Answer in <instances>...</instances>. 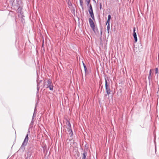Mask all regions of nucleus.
<instances>
[{
  "instance_id": "1",
  "label": "nucleus",
  "mask_w": 159,
  "mask_h": 159,
  "mask_svg": "<svg viewBox=\"0 0 159 159\" xmlns=\"http://www.w3.org/2000/svg\"><path fill=\"white\" fill-rule=\"evenodd\" d=\"M43 87L46 88H48L50 90L52 91L53 89V86L50 79H48L44 82Z\"/></svg>"
},
{
  "instance_id": "2",
  "label": "nucleus",
  "mask_w": 159,
  "mask_h": 159,
  "mask_svg": "<svg viewBox=\"0 0 159 159\" xmlns=\"http://www.w3.org/2000/svg\"><path fill=\"white\" fill-rule=\"evenodd\" d=\"M30 133V131L29 129L28 131V133L26 134L24 139V141L23 142L19 150H22L24 151L25 149V147L26 146L29 140L28 135Z\"/></svg>"
},
{
  "instance_id": "3",
  "label": "nucleus",
  "mask_w": 159,
  "mask_h": 159,
  "mask_svg": "<svg viewBox=\"0 0 159 159\" xmlns=\"http://www.w3.org/2000/svg\"><path fill=\"white\" fill-rule=\"evenodd\" d=\"M107 76L105 77V89L106 92L107 93V95H109L111 93V89L110 88V86L108 84L107 79Z\"/></svg>"
},
{
  "instance_id": "4",
  "label": "nucleus",
  "mask_w": 159,
  "mask_h": 159,
  "mask_svg": "<svg viewBox=\"0 0 159 159\" xmlns=\"http://www.w3.org/2000/svg\"><path fill=\"white\" fill-rule=\"evenodd\" d=\"M89 20L91 27L92 28L93 30L95 31V25L93 20L91 18H89Z\"/></svg>"
},
{
  "instance_id": "5",
  "label": "nucleus",
  "mask_w": 159,
  "mask_h": 159,
  "mask_svg": "<svg viewBox=\"0 0 159 159\" xmlns=\"http://www.w3.org/2000/svg\"><path fill=\"white\" fill-rule=\"evenodd\" d=\"M133 36L134 39V41L135 42H136L137 41L138 39L136 33L135 32V27H134L133 28Z\"/></svg>"
},
{
  "instance_id": "6",
  "label": "nucleus",
  "mask_w": 159,
  "mask_h": 159,
  "mask_svg": "<svg viewBox=\"0 0 159 159\" xmlns=\"http://www.w3.org/2000/svg\"><path fill=\"white\" fill-rule=\"evenodd\" d=\"M67 131L69 133V134H70V137H72L73 135V132L71 129V127H67Z\"/></svg>"
},
{
  "instance_id": "7",
  "label": "nucleus",
  "mask_w": 159,
  "mask_h": 159,
  "mask_svg": "<svg viewBox=\"0 0 159 159\" xmlns=\"http://www.w3.org/2000/svg\"><path fill=\"white\" fill-rule=\"evenodd\" d=\"M22 8L20 6H19L18 8V9L17 10V13H20L21 14L22 16L24 17V16L22 15Z\"/></svg>"
},
{
  "instance_id": "8",
  "label": "nucleus",
  "mask_w": 159,
  "mask_h": 159,
  "mask_svg": "<svg viewBox=\"0 0 159 159\" xmlns=\"http://www.w3.org/2000/svg\"><path fill=\"white\" fill-rule=\"evenodd\" d=\"M87 155V152L85 150L83 152V153L82 154V159H86V157Z\"/></svg>"
},
{
  "instance_id": "9",
  "label": "nucleus",
  "mask_w": 159,
  "mask_h": 159,
  "mask_svg": "<svg viewBox=\"0 0 159 159\" xmlns=\"http://www.w3.org/2000/svg\"><path fill=\"white\" fill-rule=\"evenodd\" d=\"M89 14L90 16L93 20H94L95 18L93 13V11H89Z\"/></svg>"
},
{
  "instance_id": "10",
  "label": "nucleus",
  "mask_w": 159,
  "mask_h": 159,
  "mask_svg": "<svg viewBox=\"0 0 159 159\" xmlns=\"http://www.w3.org/2000/svg\"><path fill=\"white\" fill-rule=\"evenodd\" d=\"M16 4L18 6H20L22 4L21 0H16Z\"/></svg>"
},
{
  "instance_id": "11",
  "label": "nucleus",
  "mask_w": 159,
  "mask_h": 159,
  "mask_svg": "<svg viewBox=\"0 0 159 159\" xmlns=\"http://www.w3.org/2000/svg\"><path fill=\"white\" fill-rule=\"evenodd\" d=\"M36 105H35V108L34 109V112L33 113V115L32 116V118H34V117L36 116L37 112H36Z\"/></svg>"
},
{
  "instance_id": "12",
  "label": "nucleus",
  "mask_w": 159,
  "mask_h": 159,
  "mask_svg": "<svg viewBox=\"0 0 159 159\" xmlns=\"http://www.w3.org/2000/svg\"><path fill=\"white\" fill-rule=\"evenodd\" d=\"M82 63H83V65L84 67V71H85V73H86L87 71V68L86 67V66L85 65V64L83 61H82Z\"/></svg>"
},
{
  "instance_id": "13",
  "label": "nucleus",
  "mask_w": 159,
  "mask_h": 159,
  "mask_svg": "<svg viewBox=\"0 0 159 159\" xmlns=\"http://www.w3.org/2000/svg\"><path fill=\"white\" fill-rule=\"evenodd\" d=\"M42 80H39V77H37V85L38 84V85H40V83L42 82Z\"/></svg>"
},
{
  "instance_id": "14",
  "label": "nucleus",
  "mask_w": 159,
  "mask_h": 159,
  "mask_svg": "<svg viewBox=\"0 0 159 159\" xmlns=\"http://www.w3.org/2000/svg\"><path fill=\"white\" fill-rule=\"evenodd\" d=\"M66 124L67 125V127H71V124L69 121L67 120Z\"/></svg>"
},
{
  "instance_id": "15",
  "label": "nucleus",
  "mask_w": 159,
  "mask_h": 159,
  "mask_svg": "<svg viewBox=\"0 0 159 159\" xmlns=\"http://www.w3.org/2000/svg\"><path fill=\"white\" fill-rule=\"evenodd\" d=\"M83 2L82 0H80V5L81 6V8H82V9H84V7H83Z\"/></svg>"
},
{
  "instance_id": "16",
  "label": "nucleus",
  "mask_w": 159,
  "mask_h": 159,
  "mask_svg": "<svg viewBox=\"0 0 159 159\" xmlns=\"http://www.w3.org/2000/svg\"><path fill=\"white\" fill-rule=\"evenodd\" d=\"M88 7H89V12L93 11V8L91 5L90 4Z\"/></svg>"
},
{
  "instance_id": "17",
  "label": "nucleus",
  "mask_w": 159,
  "mask_h": 159,
  "mask_svg": "<svg viewBox=\"0 0 159 159\" xmlns=\"http://www.w3.org/2000/svg\"><path fill=\"white\" fill-rule=\"evenodd\" d=\"M34 118H32V120L30 124V126L31 127H32L33 126L34 122Z\"/></svg>"
},
{
  "instance_id": "18",
  "label": "nucleus",
  "mask_w": 159,
  "mask_h": 159,
  "mask_svg": "<svg viewBox=\"0 0 159 159\" xmlns=\"http://www.w3.org/2000/svg\"><path fill=\"white\" fill-rule=\"evenodd\" d=\"M42 86V85H38V84L37 85V93H38V92L39 91V88H40V86Z\"/></svg>"
},
{
  "instance_id": "19",
  "label": "nucleus",
  "mask_w": 159,
  "mask_h": 159,
  "mask_svg": "<svg viewBox=\"0 0 159 159\" xmlns=\"http://www.w3.org/2000/svg\"><path fill=\"white\" fill-rule=\"evenodd\" d=\"M85 1L87 2V6H89V5L90 4V0H85Z\"/></svg>"
},
{
  "instance_id": "20",
  "label": "nucleus",
  "mask_w": 159,
  "mask_h": 159,
  "mask_svg": "<svg viewBox=\"0 0 159 159\" xmlns=\"http://www.w3.org/2000/svg\"><path fill=\"white\" fill-rule=\"evenodd\" d=\"M107 31L108 33H109V30H110V25H107Z\"/></svg>"
},
{
  "instance_id": "21",
  "label": "nucleus",
  "mask_w": 159,
  "mask_h": 159,
  "mask_svg": "<svg viewBox=\"0 0 159 159\" xmlns=\"http://www.w3.org/2000/svg\"><path fill=\"white\" fill-rule=\"evenodd\" d=\"M110 20H107L106 22V25H107V26L110 25Z\"/></svg>"
},
{
  "instance_id": "22",
  "label": "nucleus",
  "mask_w": 159,
  "mask_h": 159,
  "mask_svg": "<svg viewBox=\"0 0 159 159\" xmlns=\"http://www.w3.org/2000/svg\"><path fill=\"white\" fill-rule=\"evenodd\" d=\"M31 157V155L30 153L27 154L28 158H29V159H30V158Z\"/></svg>"
},
{
  "instance_id": "23",
  "label": "nucleus",
  "mask_w": 159,
  "mask_h": 159,
  "mask_svg": "<svg viewBox=\"0 0 159 159\" xmlns=\"http://www.w3.org/2000/svg\"><path fill=\"white\" fill-rule=\"evenodd\" d=\"M111 19V16L110 15H108V18L107 20H110V19Z\"/></svg>"
},
{
  "instance_id": "24",
  "label": "nucleus",
  "mask_w": 159,
  "mask_h": 159,
  "mask_svg": "<svg viewBox=\"0 0 159 159\" xmlns=\"http://www.w3.org/2000/svg\"><path fill=\"white\" fill-rule=\"evenodd\" d=\"M99 6H100V10H101L102 8V5L101 3H100Z\"/></svg>"
},
{
  "instance_id": "25",
  "label": "nucleus",
  "mask_w": 159,
  "mask_h": 159,
  "mask_svg": "<svg viewBox=\"0 0 159 159\" xmlns=\"http://www.w3.org/2000/svg\"><path fill=\"white\" fill-rule=\"evenodd\" d=\"M158 69L157 68H156V70H155L156 74H157V73H158Z\"/></svg>"
},
{
  "instance_id": "26",
  "label": "nucleus",
  "mask_w": 159,
  "mask_h": 159,
  "mask_svg": "<svg viewBox=\"0 0 159 159\" xmlns=\"http://www.w3.org/2000/svg\"><path fill=\"white\" fill-rule=\"evenodd\" d=\"M148 79H149V81H150V79H151V75H149L148 77Z\"/></svg>"
},
{
  "instance_id": "27",
  "label": "nucleus",
  "mask_w": 159,
  "mask_h": 159,
  "mask_svg": "<svg viewBox=\"0 0 159 159\" xmlns=\"http://www.w3.org/2000/svg\"><path fill=\"white\" fill-rule=\"evenodd\" d=\"M149 75H151V70H150Z\"/></svg>"
},
{
  "instance_id": "28",
  "label": "nucleus",
  "mask_w": 159,
  "mask_h": 159,
  "mask_svg": "<svg viewBox=\"0 0 159 159\" xmlns=\"http://www.w3.org/2000/svg\"><path fill=\"white\" fill-rule=\"evenodd\" d=\"M93 1H94L95 2V0H93Z\"/></svg>"
}]
</instances>
